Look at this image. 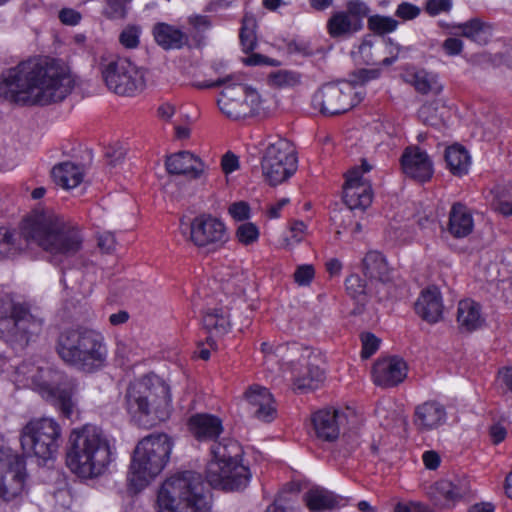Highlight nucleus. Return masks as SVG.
Wrapping results in <instances>:
<instances>
[{
    "label": "nucleus",
    "instance_id": "9b49d317",
    "mask_svg": "<svg viewBox=\"0 0 512 512\" xmlns=\"http://www.w3.org/2000/svg\"><path fill=\"white\" fill-rule=\"evenodd\" d=\"M61 427L52 418L31 420L22 429L21 446L27 453L48 460L60 447Z\"/></svg>",
    "mask_w": 512,
    "mask_h": 512
},
{
    "label": "nucleus",
    "instance_id": "2f4dec72",
    "mask_svg": "<svg viewBox=\"0 0 512 512\" xmlns=\"http://www.w3.org/2000/svg\"><path fill=\"white\" fill-rule=\"evenodd\" d=\"M26 472L19 470L0 477V500L13 502L22 498L25 492Z\"/></svg>",
    "mask_w": 512,
    "mask_h": 512
},
{
    "label": "nucleus",
    "instance_id": "a18cd8bd",
    "mask_svg": "<svg viewBox=\"0 0 512 512\" xmlns=\"http://www.w3.org/2000/svg\"><path fill=\"white\" fill-rule=\"evenodd\" d=\"M260 232L258 227L252 222L240 224L236 229V238L242 245H251L258 241Z\"/></svg>",
    "mask_w": 512,
    "mask_h": 512
},
{
    "label": "nucleus",
    "instance_id": "c9c22d12",
    "mask_svg": "<svg viewBox=\"0 0 512 512\" xmlns=\"http://www.w3.org/2000/svg\"><path fill=\"white\" fill-rule=\"evenodd\" d=\"M304 501L312 512H323L335 508L339 497L324 488H312L304 496Z\"/></svg>",
    "mask_w": 512,
    "mask_h": 512
},
{
    "label": "nucleus",
    "instance_id": "58836bf2",
    "mask_svg": "<svg viewBox=\"0 0 512 512\" xmlns=\"http://www.w3.org/2000/svg\"><path fill=\"white\" fill-rule=\"evenodd\" d=\"M408 82L422 94L433 93L438 95L443 89V86L439 83L437 76L425 70L416 71L411 74V78Z\"/></svg>",
    "mask_w": 512,
    "mask_h": 512
},
{
    "label": "nucleus",
    "instance_id": "4468645a",
    "mask_svg": "<svg viewBox=\"0 0 512 512\" xmlns=\"http://www.w3.org/2000/svg\"><path fill=\"white\" fill-rule=\"evenodd\" d=\"M251 472L242 460L219 466L207 464L206 478L208 483L216 489L227 492L244 490L251 479Z\"/></svg>",
    "mask_w": 512,
    "mask_h": 512
},
{
    "label": "nucleus",
    "instance_id": "412c9836",
    "mask_svg": "<svg viewBox=\"0 0 512 512\" xmlns=\"http://www.w3.org/2000/svg\"><path fill=\"white\" fill-rule=\"evenodd\" d=\"M447 412L441 403L429 400L415 407L413 423L420 432L436 430L445 424Z\"/></svg>",
    "mask_w": 512,
    "mask_h": 512
},
{
    "label": "nucleus",
    "instance_id": "a19ab883",
    "mask_svg": "<svg viewBox=\"0 0 512 512\" xmlns=\"http://www.w3.org/2000/svg\"><path fill=\"white\" fill-rule=\"evenodd\" d=\"M19 470H26L23 457L9 447H0V477Z\"/></svg>",
    "mask_w": 512,
    "mask_h": 512
},
{
    "label": "nucleus",
    "instance_id": "3c124183",
    "mask_svg": "<svg viewBox=\"0 0 512 512\" xmlns=\"http://www.w3.org/2000/svg\"><path fill=\"white\" fill-rule=\"evenodd\" d=\"M138 347L133 340H120L116 344V355L123 360L130 361L138 353Z\"/></svg>",
    "mask_w": 512,
    "mask_h": 512
},
{
    "label": "nucleus",
    "instance_id": "f704fd0d",
    "mask_svg": "<svg viewBox=\"0 0 512 512\" xmlns=\"http://www.w3.org/2000/svg\"><path fill=\"white\" fill-rule=\"evenodd\" d=\"M453 27L458 28L463 37H466L480 45L487 44L492 37L493 28L491 24L483 22L479 18H473L465 23H460Z\"/></svg>",
    "mask_w": 512,
    "mask_h": 512
},
{
    "label": "nucleus",
    "instance_id": "79ce46f5",
    "mask_svg": "<svg viewBox=\"0 0 512 512\" xmlns=\"http://www.w3.org/2000/svg\"><path fill=\"white\" fill-rule=\"evenodd\" d=\"M329 33L332 37H339L356 31L358 27L353 24L350 16L345 12L335 13L328 21Z\"/></svg>",
    "mask_w": 512,
    "mask_h": 512
},
{
    "label": "nucleus",
    "instance_id": "864d4df0",
    "mask_svg": "<svg viewBox=\"0 0 512 512\" xmlns=\"http://www.w3.org/2000/svg\"><path fill=\"white\" fill-rule=\"evenodd\" d=\"M228 212L236 221H245L250 218V206L244 201L232 203L229 206Z\"/></svg>",
    "mask_w": 512,
    "mask_h": 512
},
{
    "label": "nucleus",
    "instance_id": "cd10ccee",
    "mask_svg": "<svg viewBox=\"0 0 512 512\" xmlns=\"http://www.w3.org/2000/svg\"><path fill=\"white\" fill-rule=\"evenodd\" d=\"M481 306L472 299L461 300L457 309V324L462 332H473L484 325Z\"/></svg>",
    "mask_w": 512,
    "mask_h": 512
},
{
    "label": "nucleus",
    "instance_id": "e433bc0d",
    "mask_svg": "<svg viewBox=\"0 0 512 512\" xmlns=\"http://www.w3.org/2000/svg\"><path fill=\"white\" fill-rule=\"evenodd\" d=\"M445 161L451 173L456 176H462L468 172L470 156L462 146L448 147L445 151Z\"/></svg>",
    "mask_w": 512,
    "mask_h": 512
},
{
    "label": "nucleus",
    "instance_id": "f8f14e48",
    "mask_svg": "<svg viewBox=\"0 0 512 512\" xmlns=\"http://www.w3.org/2000/svg\"><path fill=\"white\" fill-rule=\"evenodd\" d=\"M262 174L272 186L290 178L297 169V158L292 144L279 138L270 142L261 160Z\"/></svg>",
    "mask_w": 512,
    "mask_h": 512
},
{
    "label": "nucleus",
    "instance_id": "c03bdc74",
    "mask_svg": "<svg viewBox=\"0 0 512 512\" xmlns=\"http://www.w3.org/2000/svg\"><path fill=\"white\" fill-rule=\"evenodd\" d=\"M369 28L377 34H387L395 31L398 21L392 17L374 15L368 19Z\"/></svg>",
    "mask_w": 512,
    "mask_h": 512
},
{
    "label": "nucleus",
    "instance_id": "dca6fc26",
    "mask_svg": "<svg viewBox=\"0 0 512 512\" xmlns=\"http://www.w3.org/2000/svg\"><path fill=\"white\" fill-rule=\"evenodd\" d=\"M217 86H224L220 98L218 99V106L222 113L232 119H240L248 116L247 105L244 104L243 99L246 86L232 82V76H227L225 78H219L214 82L205 83L199 87L211 88Z\"/></svg>",
    "mask_w": 512,
    "mask_h": 512
},
{
    "label": "nucleus",
    "instance_id": "2eb2a0df",
    "mask_svg": "<svg viewBox=\"0 0 512 512\" xmlns=\"http://www.w3.org/2000/svg\"><path fill=\"white\" fill-rule=\"evenodd\" d=\"M371 170V166L364 160L361 167H354L346 174L343 186V198L350 210H364L372 203V189L370 183L363 178V173Z\"/></svg>",
    "mask_w": 512,
    "mask_h": 512
},
{
    "label": "nucleus",
    "instance_id": "603ef678",
    "mask_svg": "<svg viewBox=\"0 0 512 512\" xmlns=\"http://www.w3.org/2000/svg\"><path fill=\"white\" fill-rule=\"evenodd\" d=\"M126 155V148L120 143H114L109 145L105 151V157L108 160L109 165L116 166L123 161Z\"/></svg>",
    "mask_w": 512,
    "mask_h": 512
},
{
    "label": "nucleus",
    "instance_id": "052dcab7",
    "mask_svg": "<svg viewBox=\"0 0 512 512\" xmlns=\"http://www.w3.org/2000/svg\"><path fill=\"white\" fill-rule=\"evenodd\" d=\"M273 81L280 86L295 85L299 82V75L290 71H279L273 75Z\"/></svg>",
    "mask_w": 512,
    "mask_h": 512
},
{
    "label": "nucleus",
    "instance_id": "a211bd4d",
    "mask_svg": "<svg viewBox=\"0 0 512 512\" xmlns=\"http://www.w3.org/2000/svg\"><path fill=\"white\" fill-rule=\"evenodd\" d=\"M352 415L353 411L348 408L327 407L316 411L311 418L316 436L324 441L336 440Z\"/></svg>",
    "mask_w": 512,
    "mask_h": 512
},
{
    "label": "nucleus",
    "instance_id": "393cba45",
    "mask_svg": "<svg viewBox=\"0 0 512 512\" xmlns=\"http://www.w3.org/2000/svg\"><path fill=\"white\" fill-rule=\"evenodd\" d=\"M245 396L251 405L253 415L261 421L270 422L276 416L274 400L267 388L258 385L251 386Z\"/></svg>",
    "mask_w": 512,
    "mask_h": 512
},
{
    "label": "nucleus",
    "instance_id": "5701e85b",
    "mask_svg": "<svg viewBox=\"0 0 512 512\" xmlns=\"http://www.w3.org/2000/svg\"><path fill=\"white\" fill-rule=\"evenodd\" d=\"M188 428L199 441H214L224 430L222 420L208 413L192 415L188 420Z\"/></svg>",
    "mask_w": 512,
    "mask_h": 512
},
{
    "label": "nucleus",
    "instance_id": "1a4fd4ad",
    "mask_svg": "<svg viewBox=\"0 0 512 512\" xmlns=\"http://www.w3.org/2000/svg\"><path fill=\"white\" fill-rule=\"evenodd\" d=\"M42 326L43 320L34 316L27 304L10 297L0 298V338L28 343Z\"/></svg>",
    "mask_w": 512,
    "mask_h": 512
},
{
    "label": "nucleus",
    "instance_id": "680f3d73",
    "mask_svg": "<svg viewBox=\"0 0 512 512\" xmlns=\"http://www.w3.org/2000/svg\"><path fill=\"white\" fill-rule=\"evenodd\" d=\"M306 225L301 221H296L291 226V237L286 239L287 246L299 243L302 241Z\"/></svg>",
    "mask_w": 512,
    "mask_h": 512
},
{
    "label": "nucleus",
    "instance_id": "09e8293b",
    "mask_svg": "<svg viewBox=\"0 0 512 512\" xmlns=\"http://www.w3.org/2000/svg\"><path fill=\"white\" fill-rule=\"evenodd\" d=\"M362 351L361 356L364 359L371 357L379 348L380 339L370 332L361 334Z\"/></svg>",
    "mask_w": 512,
    "mask_h": 512
},
{
    "label": "nucleus",
    "instance_id": "9d476101",
    "mask_svg": "<svg viewBox=\"0 0 512 512\" xmlns=\"http://www.w3.org/2000/svg\"><path fill=\"white\" fill-rule=\"evenodd\" d=\"M100 71L108 90L120 96H132L145 85L144 71L125 57L103 59Z\"/></svg>",
    "mask_w": 512,
    "mask_h": 512
},
{
    "label": "nucleus",
    "instance_id": "ea45409f",
    "mask_svg": "<svg viewBox=\"0 0 512 512\" xmlns=\"http://www.w3.org/2000/svg\"><path fill=\"white\" fill-rule=\"evenodd\" d=\"M345 285L348 295L357 303V307L353 310V313H361L368 299L364 281L359 275L353 274L346 279Z\"/></svg>",
    "mask_w": 512,
    "mask_h": 512
},
{
    "label": "nucleus",
    "instance_id": "4c0bfd02",
    "mask_svg": "<svg viewBox=\"0 0 512 512\" xmlns=\"http://www.w3.org/2000/svg\"><path fill=\"white\" fill-rule=\"evenodd\" d=\"M436 488L439 494L451 503L462 499L470 492V484L466 479L441 480L436 484Z\"/></svg>",
    "mask_w": 512,
    "mask_h": 512
},
{
    "label": "nucleus",
    "instance_id": "423d86ee",
    "mask_svg": "<svg viewBox=\"0 0 512 512\" xmlns=\"http://www.w3.org/2000/svg\"><path fill=\"white\" fill-rule=\"evenodd\" d=\"M157 504L159 512H209V491L199 473L186 471L162 484Z\"/></svg>",
    "mask_w": 512,
    "mask_h": 512
},
{
    "label": "nucleus",
    "instance_id": "7ed1b4c3",
    "mask_svg": "<svg viewBox=\"0 0 512 512\" xmlns=\"http://www.w3.org/2000/svg\"><path fill=\"white\" fill-rule=\"evenodd\" d=\"M111 462V446L101 428L87 424L72 430L66 452V464L71 472L80 478L93 479L105 474Z\"/></svg>",
    "mask_w": 512,
    "mask_h": 512
},
{
    "label": "nucleus",
    "instance_id": "338daca9",
    "mask_svg": "<svg viewBox=\"0 0 512 512\" xmlns=\"http://www.w3.org/2000/svg\"><path fill=\"white\" fill-rule=\"evenodd\" d=\"M443 49L448 55H458L463 49V42L458 38H448L443 43Z\"/></svg>",
    "mask_w": 512,
    "mask_h": 512
},
{
    "label": "nucleus",
    "instance_id": "473e14b6",
    "mask_svg": "<svg viewBox=\"0 0 512 512\" xmlns=\"http://www.w3.org/2000/svg\"><path fill=\"white\" fill-rule=\"evenodd\" d=\"M156 42L164 49H180L188 44V36L180 29L166 23L154 27Z\"/></svg>",
    "mask_w": 512,
    "mask_h": 512
},
{
    "label": "nucleus",
    "instance_id": "8fccbe9b",
    "mask_svg": "<svg viewBox=\"0 0 512 512\" xmlns=\"http://www.w3.org/2000/svg\"><path fill=\"white\" fill-rule=\"evenodd\" d=\"M140 29L136 26L126 27L119 35V42L125 48H136L139 44Z\"/></svg>",
    "mask_w": 512,
    "mask_h": 512
},
{
    "label": "nucleus",
    "instance_id": "bb28decb",
    "mask_svg": "<svg viewBox=\"0 0 512 512\" xmlns=\"http://www.w3.org/2000/svg\"><path fill=\"white\" fill-rule=\"evenodd\" d=\"M203 327L209 334L206 341L212 349H217L215 337H221L230 330L229 313L224 308L208 309L203 315Z\"/></svg>",
    "mask_w": 512,
    "mask_h": 512
},
{
    "label": "nucleus",
    "instance_id": "4be33fe9",
    "mask_svg": "<svg viewBox=\"0 0 512 512\" xmlns=\"http://www.w3.org/2000/svg\"><path fill=\"white\" fill-rule=\"evenodd\" d=\"M407 374L405 361L398 357L378 360L373 366V379L376 385L391 387L401 383Z\"/></svg>",
    "mask_w": 512,
    "mask_h": 512
},
{
    "label": "nucleus",
    "instance_id": "aec40b11",
    "mask_svg": "<svg viewBox=\"0 0 512 512\" xmlns=\"http://www.w3.org/2000/svg\"><path fill=\"white\" fill-rule=\"evenodd\" d=\"M166 170L171 175H183L190 179H200L206 170L203 161L189 151L171 154L165 162Z\"/></svg>",
    "mask_w": 512,
    "mask_h": 512
},
{
    "label": "nucleus",
    "instance_id": "6e6552de",
    "mask_svg": "<svg viewBox=\"0 0 512 512\" xmlns=\"http://www.w3.org/2000/svg\"><path fill=\"white\" fill-rule=\"evenodd\" d=\"M16 373L23 377V379H16L17 382L37 389L43 397L57 406L63 416L71 418L74 415L76 411V405L72 399L74 384L70 382L68 388H61L62 375L59 372L49 367H35L23 363L17 368Z\"/></svg>",
    "mask_w": 512,
    "mask_h": 512
},
{
    "label": "nucleus",
    "instance_id": "774afa93",
    "mask_svg": "<svg viewBox=\"0 0 512 512\" xmlns=\"http://www.w3.org/2000/svg\"><path fill=\"white\" fill-rule=\"evenodd\" d=\"M395 512H432L421 503L411 502L408 504L399 503L395 507Z\"/></svg>",
    "mask_w": 512,
    "mask_h": 512
},
{
    "label": "nucleus",
    "instance_id": "7c9ffc66",
    "mask_svg": "<svg viewBox=\"0 0 512 512\" xmlns=\"http://www.w3.org/2000/svg\"><path fill=\"white\" fill-rule=\"evenodd\" d=\"M83 175V168L70 161L55 165L51 171L55 184L64 189L77 187L82 182Z\"/></svg>",
    "mask_w": 512,
    "mask_h": 512
},
{
    "label": "nucleus",
    "instance_id": "69168bd1",
    "mask_svg": "<svg viewBox=\"0 0 512 512\" xmlns=\"http://www.w3.org/2000/svg\"><path fill=\"white\" fill-rule=\"evenodd\" d=\"M189 23L197 32L203 33L211 27V22L207 16L195 15L189 17Z\"/></svg>",
    "mask_w": 512,
    "mask_h": 512
},
{
    "label": "nucleus",
    "instance_id": "72a5a7b5",
    "mask_svg": "<svg viewBox=\"0 0 512 512\" xmlns=\"http://www.w3.org/2000/svg\"><path fill=\"white\" fill-rule=\"evenodd\" d=\"M363 272L370 279L389 281L390 268L384 255L378 251H369L362 261Z\"/></svg>",
    "mask_w": 512,
    "mask_h": 512
},
{
    "label": "nucleus",
    "instance_id": "e2e57ef3",
    "mask_svg": "<svg viewBox=\"0 0 512 512\" xmlns=\"http://www.w3.org/2000/svg\"><path fill=\"white\" fill-rule=\"evenodd\" d=\"M221 168L225 174H230L239 168V159L232 152H227L221 160Z\"/></svg>",
    "mask_w": 512,
    "mask_h": 512
},
{
    "label": "nucleus",
    "instance_id": "bf43d9fd",
    "mask_svg": "<svg viewBox=\"0 0 512 512\" xmlns=\"http://www.w3.org/2000/svg\"><path fill=\"white\" fill-rule=\"evenodd\" d=\"M243 99L244 104L247 105L248 115L253 114L255 111L259 109L260 96L254 89L246 86V92Z\"/></svg>",
    "mask_w": 512,
    "mask_h": 512
},
{
    "label": "nucleus",
    "instance_id": "0e129e2a",
    "mask_svg": "<svg viewBox=\"0 0 512 512\" xmlns=\"http://www.w3.org/2000/svg\"><path fill=\"white\" fill-rule=\"evenodd\" d=\"M59 19L65 25H76L81 20V14L71 8H63L59 12Z\"/></svg>",
    "mask_w": 512,
    "mask_h": 512
},
{
    "label": "nucleus",
    "instance_id": "b1692460",
    "mask_svg": "<svg viewBox=\"0 0 512 512\" xmlns=\"http://www.w3.org/2000/svg\"><path fill=\"white\" fill-rule=\"evenodd\" d=\"M302 357L306 360L305 371L296 377L294 384L301 391L313 390L325 378L324 369L321 366L323 361L319 354L309 349L304 350Z\"/></svg>",
    "mask_w": 512,
    "mask_h": 512
},
{
    "label": "nucleus",
    "instance_id": "6e6d98bb",
    "mask_svg": "<svg viewBox=\"0 0 512 512\" xmlns=\"http://www.w3.org/2000/svg\"><path fill=\"white\" fill-rule=\"evenodd\" d=\"M451 7V0H428L426 3V11L432 16H435L441 12H447L451 9Z\"/></svg>",
    "mask_w": 512,
    "mask_h": 512
},
{
    "label": "nucleus",
    "instance_id": "0eeeda50",
    "mask_svg": "<svg viewBox=\"0 0 512 512\" xmlns=\"http://www.w3.org/2000/svg\"><path fill=\"white\" fill-rule=\"evenodd\" d=\"M172 450L171 439L166 434H151L136 445L127 480L135 490L149 484L165 467Z\"/></svg>",
    "mask_w": 512,
    "mask_h": 512
},
{
    "label": "nucleus",
    "instance_id": "49530a36",
    "mask_svg": "<svg viewBox=\"0 0 512 512\" xmlns=\"http://www.w3.org/2000/svg\"><path fill=\"white\" fill-rule=\"evenodd\" d=\"M17 251L13 234L6 228H0V260L15 255Z\"/></svg>",
    "mask_w": 512,
    "mask_h": 512
},
{
    "label": "nucleus",
    "instance_id": "ddd939ff",
    "mask_svg": "<svg viewBox=\"0 0 512 512\" xmlns=\"http://www.w3.org/2000/svg\"><path fill=\"white\" fill-rule=\"evenodd\" d=\"M357 103L354 87L347 81L325 84L312 97L313 107L326 116L345 113Z\"/></svg>",
    "mask_w": 512,
    "mask_h": 512
},
{
    "label": "nucleus",
    "instance_id": "f03ea898",
    "mask_svg": "<svg viewBox=\"0 0 512 512\" xmlns=\"http://www.w3.org/2000/svg\"><path fill=\"white\" fill-rule=\"evenodd\" d=\"M20 234L54 256H73L83 242L79 230L51 210H35L22 222Z\"/></svg>",
    "mask_w": 512,
    "mask_h": 512
},
{
    "label": "nucleus",
    "instance_id": "6ab92c4d",
    "mask_svg": "<svg viewBox=\"0 0 512 512\" xmlns=\"http://www.w3.org/2000/svg\"><path fill=\"white\" fill-rule=\"evenodd\" d=\"M404 174L419 182L429 180L433 175V164L425 151L418 147L406 148L401 157Z\"/></svg>",
    "mask_w": 512,
    "mask_h": 512
},
{
    "label": "nucleus",
    "instance_id": "20e7f679",
    "mask_svg": "<svg viewBox=\"0 0 512 512\" xmlns=\"http://www.w3.org/2000/svg\"><path fill=\"white\" fill-rule=\"evenodd\" d=\"M125 405L133 420L149 428L169 419L172 407L171 388L155 374L145 375L128 386Z\"/></svg>",
    "mask_w": 512,
    "mask_h": 512
},
{
    "label": "nucleus",
    "instance_id": "de8ad7c7",
    "mask_svg": "<svg viewBox=\"0 0 512 512\" xmlns=\"http://www.w3.org/2000/svg\"><path fill=\"white\" fill-rule=\"evenodd\" d=\"M419 118L423 123L431 126H438L441 123L438 115V108L435 103H426L418 111Z\"/></svg>",
    "mask_w": 512,
    "mask_h": 512
},
{
    "label": "nucleus",
    "instance_id": "5fc2aeb1",
    "mask_svg": "<svg viewBox=\"0 0 512 512\" xmlns=\"http://www.w3.org/2000/svg\"><path fill=\"white\" fill-rule=\"evenodd\" d=\"M421 10L418 6L409 3L402 2L396 9V16L403 20H412L420 14Z\"/></svg>",
    "mask_w": 512,
    "mask_h": 512
},
{
    "label": "nucleus",
    "instance_id": "37998d69",
    "mask_svg": "<svg viewBox=\"0 0 512 512\" xmlns=\"http://www.w3.org/2000/svg\"><path fill=\"white\" fill-rule=\"evenodd\" d=\"M256 20L253 15L245 14L242 20L240 41L245 53H249L256 47L257 39L255 34Z\"/></svg>",
    "mask_w": 512,
    "mask_h": 512
},
{
    "label": "nucleus",
    "instance_id": "f3484780",
    "mask_svg": "<svg viewBox=\"0 0 512 512\" xmlns=\"http://www.w3.org/2000/svg\"><path fill=\"white\" fill-rule=\"evenodd\" d=\"M225 224L210 215H201L190 223V240L198 247L217 249L227 241Z\"/></svg>",
    "mask_w": 512,
    "mask_h": 512
},
{
    "label": "nucleus",
    "instance_id": "f257e3e1",
    "mask_svg": "<svg viewBox=\"0 0 512 512\" xmlns=\"http://www.w3.org/2000/svg\"><path fill=\"white\" fill-rule=\"evenodd\" d=\"M74 79L56 61L29 59L8 68L0 76V97L20 106H46L63 101Z\"/></svg>",
    "mask_w": 512,
    "mask_h": 512
},
{
    "label": "nucleus",
    "instance_id": "c756f323",
    "mask_svg": "<svg viewBox=\"0 0 512 512\" xmlns=\"http://www.w3.org/2000/svg\"><path fill=\"white\" fill-rule=\"evenodd\" d=\"M474 228L473 217L466 206L453 204L449 213L448 231L455 238L468 236Z\"/></svg>",
    "mask_w": 512,
    "mask_h": 512
},
{
    "label": "nucleus",
    "instance_id": "39448f33",
    "mask_svg": "<svg viewBox=\"0 0 512 512\" xmlns=\"http://www.w3.org/2000/svg\"><path fill=\"white\" fill-rule=\"evenodd\" d=\"M56 350L66 364L87 373L103 367L107 358L103 335L83 327L63 331L58 337Z\"/></svg>",
    "mask_w": 512,
    "mask_h": 512
},
{
    "label": "nucleus",
    "instance_id": "a878e982",
    "mask_svg": "<svg viewBox=\"0 0 512 512\" xmlns=\"http://www.w3.org/2000/svg\"><path fill=\"white\" fill-rule=\"evenodd\" d=\"M416 313L429 323H436L442 319L443 304L439 290L429 287L422 291L415 303Z\"/></svg>",
    "mask_w": 512,
    "mask_h": 512
},
{
    "label": "nucleus",
    "instance_id": "4d7b16f0",
    "mask_svg": "<svg viewBox=\"0 0 512 512\" xmlns=\"http://www.w3.org/2000/svg\"><path fill=\"white\" fill-rule=\"evenodd\" d=\"M314 277V268L311 265H302L294 273L295 282L299 285H307Z\"/></svg>",
    "mask_w": 512,
    "mask_h": 512
},
{
    "label": "nucleus",
    "instance_id": "c85d7f7f",
    "mask_svg": "<svg viewBox=\"0 0 512 512\" xmlns=\"http://www.w3.org/2000/svg\"><path fill=\"white\" fill-rule=\"evenodd\" d=\"M211 460L208 464H218L219 466L241 461L243 450L241 445L232 438H222L215 441L211 448Z\"/></svg>",
    "mask_w": 512,
    "mask_h": 512
},
{
    "label": "nucleus",
    "instance_id": "13d9d810",
    "mask_svg": "<svg viewBox=\"0 0 512 512\" xmlns=\"http://www.w3.org/2000/svg\"><path fill=\"white\" fill-rule=\"evenodd\" d=\"M347 11L349 16L363 18L369 14V7L363 1L351 0L347 3Z\"/></svg>",
    "mask_w": 512,
    "mask_h": 512
}]
</instances>
